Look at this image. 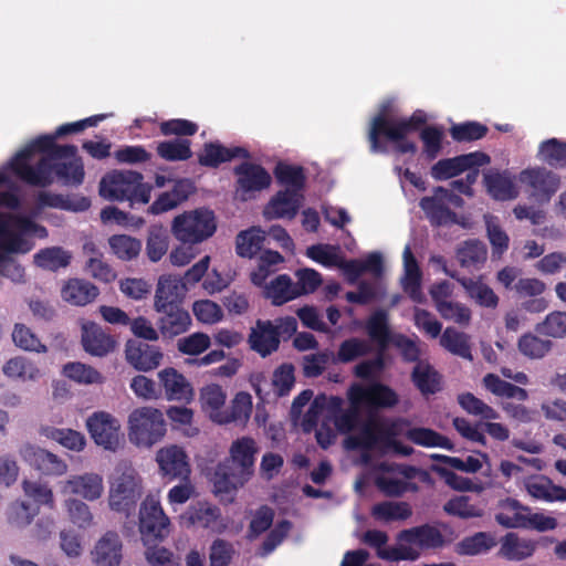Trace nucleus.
I'll use <instances>...</instances> for the list:
<instances>
[{
    "label": "nucleus",
    "mask_w": 566,
    "mask_h": 566,
    "mask_svg": "<svg viewBox=\"0 0 566 566\" xmlns=\"http://www.w3.org/2000/svg\"><path fill=\"white\" fill-rule=\"evenodd\" d=\"M483 385L490 392L497 397L515 398L520 401H524L528 398V394L524 388L505 381L492 373L483 377Z\"/></svg>",
    "instance_id": "51"
},
{
    "label": "nucleus",
    "mask_w": 566,
    "mask_h": 566,
    "mask_svg": "<svg viewBox=\"0 0 566 566\" xmlns=\"http://www.w3.org/2000/svg\"><path fill=\"white\" fill-rule=\"evenodd\" d=\"M528 494L544 502H566V489L556 485L545 475H537L525 483Z\"/></svg>",
    "instance_id": "31"
},
{
    "label": "nucleus",
    "mask_w": 566,
    "mask_h": 566,
    "mask_svg": "<svg viewBox=\"0 0 566 566\" xmlns=\"http://www.w3.org/2000/svg\"><path fill=\"white\" fill-rule=\"evenodd\" d=\"M419 207L432 227L457 223V213L447 206L440 193H436V188L432 196L420 199Z\"/></svg>",
    "instance_id": "24"
},
{
    "label": "nucleus",
    "mask_w": 566,
    "mask_h": 566,
    "mask_svg": "<svg viewBox=\"0 0 566 566\" xmlns=\"http://www.w3.org/2000/svg\"><path fill=\"white\" fill-rule=\"evenodd\" d=\"M21 459L44 475H63L67 471L66 462L55 453L38 446L25 443L19 449Z\"/></svg>",
    "instance_id": "14"
},
{
    "label": "nucleus",
    "mask_w": 566,
    "mask_h": 566,
    "mask_svg": "<svg viewBox=\"0 0 566 566\" xmlns=\"http://www.w3.org/2000/svg\"><path fill=\"white\" fill-rule=\"evenodd\" d=\"M458 403L468 413L479 416L482 419L495 420L499 418V412L494 408L486 405L471 392L460 394L458 396Z\"/></svg>",
    "instance_id": "64"
},
{
    "label": "nucleus",
    "mask_w": 566,
    "mask_h": 566,
    "mask_svg": "<svg viewBox=\"0 0 566 566\" xmlns=\"http://www.w3.org/2000/svg\"><path fill=\"white\" fill-rule=\"evenodd\" d=\"M144 176L134 170H113L99 181V195L109 201L148 203L151 186L143 182Z\"/></svg>",
    "instance_id": "3"
},
{
    "label": "nucleus",
    "mask_w": 566,
    "mask_h": 566,
    "mask_svg": "<svg viewBox=\"0 0 566 566\" xmlns=\"http://www.w3.org/2000/svg\"><path fill=\"white\" fill-rule=\"evenodd\" d=\"M36 209L56 208L67 211H84L90 208L91 201L86 197L71 199L69 196L39 191L35 198Z\"/></svg>",
    "instance_id": "34"
},
{
    "label": "nucleus",
    "mask_w": 566,
    "mask_h": 566,
    "mask_svg": "<svg viewBox=\"0 0 566 566\" xmlns=\"http://www.w3.org/2000/svg\"><path fill=\"white\" fill-rule=\"evenodd\" d=\"M113 253L123 261L137 258L142 250L140 240L126 234H114L108 239Z\"/></svg>",
    "instance_id": "54"
},
{
    "label": "nucleus",
    "mask_w": 566,
    "mask_h": 566,
    "mask_svg": "<svg viewBox=\"0 0 566 566\" xmlns=\"http://www.w3.org/2000/svg\"><path fill=\"white\" fill-rule=\"evenodd\" d=\"M185 290V284H182L180 279L171 275L161 276L156 290L155 308L160 310L180 306Z\"/></svg>",
    "instance_id": "28"
},
{
    "label": "nucleus",
    "mask_w": 566,
    "mask_h": 566,
    "mask_svg": "<svg viewBox=\"0 0 566 566\" xmlns=\"http://www.w3.org/2000/svg\"><path fill=\"white\" fill-rule=\"evenodd\" d=\"M39 433L48 439L56 441L64 448L80 452L86 444L85 437L73 429L55 428L52 426H41Z\"/></svg>",
    "instance_id": "40"
},
{
    "label": "nucleus",
    "mask_w": 566,
    "mask_h": 566,
    "mask_svg": "<svg viewBox=\"0 0 566 566\" xmlns=\"http://www.w3.org/2000/svg\"><path fill=\"white\" fill-rule=\"evenodd\" d=\"M539 160L553 168H566V142L558 138H549L538 146Z\"/></svg>",
    "instance_id": "49"
},
{
    "label": "nucleus",
    "mask_w": 566,
    "mask_h": 566,
    "mask_svg": "<svg viewBox=\"0 0 566 566\" xmlns=\"http://www.w3.org/2000/svg\"><path fill=\"white\" fill-rule=\"evenodd\" d=\"M443 511L451 516H457L463 520L481 517L483 510L475 504H472L470 497L467 495L454 496L443 505Z\"/></svg>",
    "instance_id": "59"
},
{
    "label": "nucleus",
    "mask_w": 566,
    "mask_h": 566,
    "mask_svg": "<svg viewBox=\"0 0 566 566\" xmlns=\"http://www.w3.org/2000/svg\"><path fill=\"white\" fill-rule=\"evenodd\" d=\"M273 174L277 184L285 187L284 190L303 193L306 185V175L302 166L280 161L275 166Z\"/></svg>",
    "instance_id": "37"
},
{
    "label": "nucleus",
    "mask_w": 566,
    "mask_h": 566,
    "mask_svg": "<svg viewBox=\"0 0 566 566\" xmlns=\"http://www.w3.org/2000/svg\"><path fill=\"white\" fill-rule=\"evenodd\" d=\"M265 237L260 228L240 231L235 237V252L239 256L253 259L262 250Z\"/></svg>",
    "instance_id": "44"
},
{
    "label": "nucleus",
    "mask_w": 566,
    "mask_h": 566,
    "mask_svg": "<svg viewBox=\"0 0 566 566\" xmlns=\"http://www.w3.org/2000/svg\"><path fill=\"white\" fill-rule=\"evenodd\" d=\"M235 195L241 201H247L270 187L272 178L269 171L259 164L243 161L235 166Z\"/></svg>",
    "instance_id": "10"
},
{
    "label": "nucleus",
    "mask_w": 566,
    "mask_h": 566,
    "mask_svg": "<svg viewBox=\"0 0 566 566\" xmlns=\"http://www.w3.org/2000/svg\"><path fill=\"white\" fill-rule=\"evenodd\" d=\"M411 381L422 396L436 395L442 390V375L429 363H418L411 371Z\"/></svg>",
    "instance_id": "29"
},
{
    "label": "nucleus",
    "mask_w": 566,
    "mask_h": 566,
    "mask_svg": "<svg viewBox=\"0 0 566 566\" xmlns=\"http://www.w3.org/2000/svg\"><path fill=\"white\" fill-rule=\"evenodd\" d=\"M440 344L451 354L470 361L473 360L469 336L465 333L447 327L441 335Z\"/></svg>",
    "instance_id": "46"
},
{
    "label": "nucleus",
    "mask_w": 566,
    "mask_h": 566,
    "mask_svg": "<svg viewBox=\"0 0 566 566\" xmlns=\"http://www.w3.org/2000/svg\"><path fill=\"white\" fill-rule=\"evenodd\" d=\"M304 200L303 193L290 190H279L266 203L263 216L266 220L283 219L292 220L298 213Z\"/></svg>",
    "instance_id": "16"
},
{
    "label": "nucleus",
    "mask_w": 566,
    "mask_h": 566,
    "mask_svg": "<svg viewBox=\"0 0 566 566\" xmlns=\"http://www.w3.org/2000/svg\"><path fill=\"white\" fill-rule=\"evenodd\" d=\"M484 179L489 193L496 200L506 201L518 196L514 179L506 172L490 174Z\"/></svg>",
    "instance_id": "43"
},
{
    "label": "nucleus",
    "mask_w": 566,
    "mask_h": 566,
    "mask_svg": "<svg viewBox=\"0 0 566 566\" xmlns=\"http://www.w3.org/2000/svg\"><path fill=\"white\" fill-rule=\"evenodd\" d=\"M87 430L97 446L115 451L120 443V423L108 412L97 411L88 417Z\"/></svg>",
    "instance_id": "11"
},
{
    "label": "nucleus",
    "mask_w": 566,
    "mask_h": 566,
    "mask_svg": "<svg viewBox=\"0 0 566 566\" xmlns=\"http://www.w3.org/2000/svg\"><path fill=\"white\" fill-rule=\"evenodd\" d=\"M249 157L250 153L244 147H226L219 142H209L203 144L202 151L198 155V163L202 167L218 168L221 164L234 158L248 159Z\"/></svg>",
    "instance_id": "17"
},
{
    "label": "nucleus",
    "mask_w": 566,
    "mask_h": 566,
    "mask_svg": "<svg viewBox=\"0 0 566 566\" xmlns=\"http://www.w3.org/2000/svg\"><path fill=\"white\" fill-rule=\"evenodd\" d=\"M138 520L144 545L160 543L170 533V520L164 512L157 494H148L143 500Z\"/></svg>",
    "instance_id": "7"
},
{
    "label": "nucleus",
    "mask_w": 566,
    "mask_h": 566,
    "mask_svg": "<svg viewBox=\"0 0 566 566\" xmlns=\"http://www.w3.org/2000/svg\"><path fill=\"white\" fill-rule=\"evenodd\" d=\"M398 539L408 544H415L422 549H437L446 545L442 533L430 524L402 530L398 534Z\"/></svg>",
    "instance_id": "23"
},
{
    "label": "nucleus",
    "mask_w": 566,
    "mask_h": 566,
    "mask_svg": "<svg viewBox=\"0 0 566 566\" xmlns=\"http://www.w3.org/2000/svg\"><path fill=\"white\" fill-rule=\"evenodd\" d=\"M156 311L163 314L158 322V328L166 338L186 333L191 325L190 314L181 305Z\"/></svg>",
    "instance_id": "26"
},
{
    "label": "nucleus",
    "mask_w": 566,
    "mask_h": 566,
    "mask_svg": "<svg viewBox=\"0 0 566 566\" xmlns=\"http://www.w3.org/2000/svg\"><path fill=\"white\" fill-rule=\"evenodd\" d=\"M366 331L370 339L377 343L378 349L386 350L394 336L387 311L376 310L366 322Z\"/></svg>",
    "instance_id": "36"
},
{
    "label": "nucleus",
    "mask_w": 566,
    "mask_h": 566,
    "mask_svg": "<svg viewBox=\"0 0 566 566\" xmlns=\"http://www.w3.org/2000/svg\"><path fill=\"white\" fill-rule=\"evenodd\" d=\"M263 295L274 306H281L300 296V291L287 274H280L263 287Z\"/></svg>",
    "instance_id": "33"
},
{
    "label": "nucleus",
    "mask_w": 566,
    "mask_h": 566,
    "mask_svg": "<svg viewBox=\"0 0 566 566\" xmlns=\"http://www.w3.org/2000/svg\"><path fill=\"white\" fill-rule=\"evenodd\" d=\"M427 122L428 116L422 109H416L409 117L391 118L387 115L386 108H382L369 123L367 140L370 153L386 154V142H391L395 144L396 153L415 154L417 146L413 142L407 140V136L418 132Z\"/></svg>",
    "instance_id": "1"
},
{
    "label": "nucleus",
    "mask_w": 566,
    "mask_h": 566,
    "mask_svg": "<svg viewBox=\"0 0 566 566\" xmlns=\"http://www.w3.org/2000/svg\"><path fill=\"white\" fill-rule=\"evenodd\" d=\"M518 180L530 198L541 205L549 202L560 185L559 177L545 167L526 168L520 172Z\"/></svg>",
    "instance_id": "9"
},
{
    "label": "nucleus",
    "mask_w": 566,
    "mask_h": 566,
    "mask_svg": "<svg viewBox=\"0 0 566 566\" xmlns=\"http://www.w3.org/2000/svg\"><path fill=\"white\" fill-rule=\"evenodd\" d=\"M412 515L407 502L384 501L371 507V516L380 522L406 521Z\"/></svg>",
    "instance_id": "47"
},
{
    "label": "nucleus",
    "mask_w": 566,
    "mask_h": 566,
    "mask_svg": "<svg viewBox=\"0 0 566 566\" xmlns=\"http://www.w3.org/2000/svg\"><path fill=\"white\" fill-rule=\"evenodd\" d=\"M486 247L479 240H468L457 250V259L463 268H480L486 261Z\"/></svg>",
    "instance_id": "52"
},
{
    "label": "nucleus",
    "mask_w": 566,
    "mask_h": 566,
    "mask_svg": "<svg viewBox=\"0 0 566 566\" xmlns=\"http://www.w3.org/2000/svg\"><path fill=\"white\" fill-rule=\"evenodd\" d=\"M500 544L497 556L511 562L527 559L534 555L537 548V542L521 537L513 532L505 534Z\"/></svg>",
    "instance_id": "21"
},
{
    "label": "nucleus",
    "mask_w": 566,
    "mask_h": 566,
    "mask_svg": "<svg viewBox=\"0 0 566 566\" xmlns=\"http://www.w3.org/2000/svg\"><path fill=\"white\" fill-rule=\"evenodd\" d=\"M496 545L495 537L488 532H478L461 539L457 545L460 555L475 556L485 554Z\"/></svg>",
    "instance_id": "48"
},
{
    "label": "nucleus",
    "mask_w": 566,
    "mask_h": 566,
    "mask_svg": "<svg viewBox=\"0 0 566 566\" xmlns=\"http://www.w3.org/2000/svg\"><path fill=\"white\" fill-rule=\"evenodd\" d=\"M380 421L368 420L365 422L357 434L348 436L344 443L348 450H373L378 443H381L379 438Z\"/></svg>",
    "instance_id": "38"
},
{
    "label": "nucleus",
    "mask_w": 566,
    "mask_h": 566,
    "mask_svg": "<svg viewBox=\"0 0 566 566\" xmlns=\"http://www.w3.org/2000/svg\"><path fill=\"white\" fill-rule=\"evenodd\" d=\"M55 176L65 186L77 187L82 185L85 176L82 159L74 158L71 161H59Z\"/></svg>",
    "instance_id": "63"
},
{
    "label": "nucleus",
    "mask_w": 566,
    "mask_h": 566,
    "mask_svg": "<svg viewBox=\"0 0 566 566\" xmlns=\"http://www.w3.org/2000/svg\"><path fill=\"white\" fill-rule=\"evenodd\" d=\"M163 356V352L158 346L138 339H129L125 345L127 363L139 371L156 369L160 365Z\"/></svg>",
    "instance_id": "15"
},
{
    "label": "nucleus",
    "mask_w": 566,
    "mask_h": 566,
    "mask_svg": "<svg viewBox=\"0 0 566 566\" xmlns=\"http://www.w3.org/2000/svg\"><path fill=\"white\" fill-rule=\"evenodd\" d=\"M72 260V253L62 247H50L38 251L33 255L34 264L43 270L56 272L67 268Z\"/></svg>",
    "instance_id": "39"
},
{
    "label": "nucleus",
    "mask_w": 566,
    "mask_h": 566,
    "mask_svg": "<svg viewBox=\"0 0 566 566\" xmlns=\"http://www.w3.org/2000/svg\"><path fill=\"white\" fill-rule=\"evenodd\" d=\"M202 408L209 412L211 420L214 422V415L223 413V406L226 403V392L222 387L217 384H211L201 389L200 394Z\"/></svg>",
    "instance_id": "58"
},
{
    "label": "nucleus",
    "mask_w": 566,
    "mask_h": 566,
    "mask_svg": "<svg viewBox=\"0 0 566 566\" xmlns=\"http://www.w3.org/2000/svg\"><path fill=\"white\" fill-rule=\"evenodd\" d=\"M449 132L454 142L470 143L485 137L489 128L482 123L468 120L452 125Z\"/></svg>",
    "instance_id": "57"
},
{
    "label": "nucleus",
    "mask_w": 566,
    "mask_h": 566,
    "mask_svg": "<svg viewBox=\"0 0 566 566\" xmlns=\"http://www.w3.org/2000/svg\"><path fill=\"white\" fill-rule=\"evenodd\" d=\"M81 343L86 353L96 357H105L116 347L114 337L93 322L82 326Z\"/></svg>",
    "instance_id": "18"
},
{
    "label": "nucleus",
    "mask_w": 566,
    "mask_h": 566,
    "mask_svg": "<svg viewBox=\"0 0 566 566\" xmlns=\"http://www.w3.org/2000/svg\"><path fill=\"white\" fill-rule=\"evenodd\" d=\"M104 491L103 478L97 473H85L71 476L64 485V492L80 495L87 501L102 496Z\"/></svg>",
    "instance_id": "27"
},
{
    "label": "nucleus",
    "mask_w": 566,
    "mask_h": 566,
    "mask_svg": "<svg viewBox=\"0 0 566 566\" xmlns=\"http://www.w3.org/2000/svg\"><path fill=\"white\" fill-rule=\"evenodd\" d=\"M160 475L168 482L174 480L189 481L191 468L184 448L170 444L156 453Z\"/></svg>",
    "instance_id": "12"
},
{
    "label": "nucleus",
    "mask_w": 566,
    "mask_h": 566,
    "mask_svg": "<svg viewBox=\"0 0 566 566\" xmlns=\"http://www.w3.org/2000/svg\"><path fill=\"white\" fill-rule=\"evenodd\" d=\"M217 230L216 217L208 208L185 211L174 218L171 232L182 243L196 244L212 237Z\"/></svg>",
    "instance_id": "5"
},
{
    "label": "nucleus",
    "mask_w": 566,
    "mask_h": 566,
    "mask_svg": "<svg viewBox=\"0 0 566 566\" xmlns=\"http://www.w3.org/2000/svg\"><path fill=\"white\" fill-rule=\"evenodd\" d=\"M128 439L138 448H150L167 432L164 413L154 407L134 409L127 420Z\"/></svg>",
    "instance_id": "4"
},
{
    "label": "nucleus",
    "mask_w": 566,
    "mask_h": 566,
    "mask_svg": "<svg viewBox=\"0 0 566 566\" xmlns=\"http://www.w3.org/2000/svg\"><path fill=\"white\" fill-rule=\"evenodd\" d=\"M255 441L250 437H242L232 442L230 457L220 462L213 474V485L217 493H230L242 486L254 472Z\"/></svg>",
    "instance_id": "2"
},
{
    "label": "nucleus",
    "mask_w": 566,
    "mask_h": 566,
    "mask_svg": "<svg viewBox=\"0 0 566 566\" xmlns=\"http://www.w3.org/2000/svg\"><path fill=\"white\" fill-rule=\"evenodd\" d=\"M143 492V480L138 472L133 468H125L111 483L108 496L111 510L129 516L135 512Z\"/></svg>",
    "instance_id": "6"
},
{
    "label": "nucleus",
    "mask_w": 566,
    "mask_h": 566,
    "mask_svg": "<svg viewBox=\"0 0 566 566\" xmlns=\"http://www.w3.org/2000/svg\"><path fill=\"white\" fill-rule=\"evenodd\" d=\"M437 261L443 264V272L448 276L457 280L464 287L469 296L473 298L479 305L491 308L497 306L499 297L489 285L470 277L458 276L455 271H450L448 269L442 256H439Z\"/></svg>",
    "instance_id": "19"
},
{
    "label": "nucleus",
    "mask_w": 566,
    "mask_h": 566,
    "mask_svg": "<svg viewBox=\"0 0 566 566\" xmlns=\"http://www.w3.org/2000/svg\"><path fill=\"white\" fill-rule=\"evenodd\" d=\"M252 411V397L245 391H239L231 401L229 409L223 413L214 415V422L227 424L231 422L244 423L250 418Z\"/></svg>",
    "instance_id": "35"
},
{
    "label": "nucleus",
    "mask_w": 566,
    "mask_h": 566,
    "mask_svg": "<svg viewBox=\"0 0 566 566\" xmlns=\"http://www.w3.org/2000/svg\"><path fill=\"white\" fill-rule=\"evenodd\" d=\"M99 295L98 287L84 279H69L61 289V297L73 306H85Z\"/></svg>",
    "instance_id": "22"
},
{
    "label": "nucleus",
    "mask_w": 566,
    "mask_h": 566,
    "mask_svg": "<svg viewBox=\"0 0 566 566\" xmlns=\"http://www.w3.org/2000/svg\"><path fill=\"white\" fill-rule=\"evenodd\" d=\"M371 352L369 343L358 337H350L340 343L336 361L347 364L364 357Z\"/></svg>",
    "instance_id": "56"
},
{
    "label": "nucleus",
    "mask_w": 566,
    "mask_h": 566,
    "mask_svg": "<svg viewBox=\"0 0 566 566\" xmlns=\"http://www.w3.org/2000/svg\"><path fill=\"white\" fill-rule=\"evenodd\" d=\"M284 262V256L274 250H264L258 259V266L250 273V281L258 287L266 284L268 277L277 271V265Z\"/></svg>",
    "instance_id": "41"
},
{
    "label": "nucleus",
    "mask_w": 566,
    "mask_h": 566,
    "mask_svg": "<svg viewBox=\"0 0 566 566\" xmlns=\"http://www.w3.org/2000/svg\"><path fill=\"white\" fill-rule=\"evenodd\" d=\"M122 548L123 545L118 534L107 532L95 545L94 562L97 566H119Z\"/></svg>",
    "instance_id": "30"
},
{
    "label": "nucleus",
    "mask_w": 566,
    "mask_h": 566,
    "mask_svg": "<svg viewBox=\"0 0 566 566\" xmlns=\"http://www.w3.org/2000/svg\"><path fill=\"white\" fill-rule=\"evenodd\" d=\"M157 155L166 161H186L193 155L191 142L187 138H174L157 144Z\"/></svg>",
    "instance_id": "45"
},
{
    "label": "nucleus",
    "mask_w": 566,
    "mask_h": 566,
    "mask_svg": "<svg viewBox=\"0 0 566 566\" xmlns=\"http://www.w3.org/2000/svg\"><path fill=\"white\" fill-rule=\"evenodd\" d=\"M368 399V406L375 408H392L398 401L397 392L387 385L375 382L364 391Z\"/></svg>",
    "instance_id": "55"
},
{
    "label": "nucleus",
    "mask_w": 566,
    "mask_h": 566,
    "mask_svg": "<svg viewBox=\"0 0 566 566\" xmlns=\"http://www.w3.org/2000/svg\"><path fill=\"white\" fill-rule=\"evenodd\" d=\"M530 507L523 506L515 499H505L500 502V511L495 514V521L506 528H525Z\"/></svg>",
    "instance_id": "32"
},
{
    "label": "nucleus",
    "mask_w": 566,
    "mask_h": 566,
    "mask_svg": "<svg viewBox=\"0 0 566 566\" xmlns=\"http://www.w3.org/2000/svg\"><path fill=\"white\" fill-rule=\"evenodd\" d=\"M490 163V157L482 151H473L452 158L438 160L430 169L434 180H447L459 176L468 169L481 167Z\"/></svg>",
    "instance_id": "13"
},
{
    "label": "nucleus",
    "mask_w": 566,
    "mask_h": 566,
    "mask_svg": "<svg viewBox=\"0 0 566 566\" xmlns=\"http://www.w3.org/2000/svg\"><path fill=\"white\" fill-rule=\"evenodd\" d=\"M169 237L167 231L160 226H153L149 229L146 252L153 262H158L168 250Z\"/></svg>",
    "instance_id": "61"
},
{
    "label": "nucleus",
    "mask_w": 566,
    "mask_h": 566,
    "mask_svg": "<svg viewBox=\"0 0 566 566\" xmlns=\"http://www.w3.org/2000/svg\"><path fill=\"white\" fill-rule=\"evenodd\" d=\"M188 515L191 524L209 528L216 524L221 513L219 507L208 502H198L189 509Z\"/></svg>",
    "instance_id": "62"
},
{
    "label": "nucleus",
    "mask_w": 566,
    "mask_h": 566,
    "mask_svg": "<svg viewBox=\"0 0 566 566\" xmlns=\"http://www.w3.org/2000/svg\"><path fill=\"white\" fill-rule=\"evenodd\" d=\"M250 348L262 357H266L276 352L280 346L277 333L274 329L272 321L256 319L255 326L251 328L249 335Z\"/></svg>",
    "instance_id": "20"
},
{
    "label": "nucleus",
    "mask_w": 566,
    "mask_h": 566,
    "mask_svg": "<svg viewBox=\"0 0 566 566\" xmlns=\"http://www.w3.org/2000/svg\"><path fill=\"white\" fill-rule=\"evenodd\" d=\"M483 385L490 392L497 397L515 398L520 401H524L528 398V394L524 388L505 381L492 373L483 377Z\"/></svg>",
    "instance_id": "50"
},
{
    "label": "nucleus",
    "mask_w": 566,
    "mask_h": 566,
    "mask_svg": "<svg viewBox=\"0 0 566 566\" xmlns=\"http://www.w3.org/2000/svg\"><path fill=\"white\" fill-rule=\"evenodd\" d=\"M11 222L21 232L46 234V229L21 216L0 214V253H27L32 244L21 233L11 230Z\"/></svg>",
    "instance_id": "8"
},
{
    "label": "nucleus",
    "mask_w": 566,
    "mask_h": 566,
    "mask_svg": "<svg viewBox=\"0 0 566 566\" xmlns=\"http://www.w3.org/2000/svg\"><path fill=\"white\" fill-rule=\"evenodd\" d=\"M405 437L417 446L424 448H442L452 451L454 446L451 440L433 429L415 427L407 429Z\"/></svg>",
    "instance_id": "42"
},
{
    "label": "nucleus",
    "mask_w": 566,
    "mask_h": 566,
    "mask_svg": "<svg viewBox=\"0 0 566 566\" xmlns=\"http://www.w3.org/2000/svg\"><path fill=\"white\" fill-rule=\"evenodd\" d=\"M158 378L168 400L190 401L192 399L193 390L190 382L175 368L163 369Z\"/></svg>",
    "instance_id": "25"
},
{
    "label": "nucleus",
    "mask_w": 566,
    "mask_h": 566,
    "mask_svg": "<svg viewBox=\"0 0 566 566\" xmlns=\"http://www.w3.org/2000/svg\"><path fill=\"white\" fill-rule=\"evenodd\" d=\"M422 142V155L428 161L434 160L443 148L444 132L441 126H424L419 134Z\"/></svg>",
    "instance_id": "53"
},
{
    "label": "nucleus",
    "mask_w": 566,
    "mask_h": 566,
    "mask_svg": "<svg viewBox=\"0 0 566 566\" xmlns=\"http://www.w3.org/2000/svg\"><path fill=\"white\" fill-rule=\"evenodd\" d=\"M552 346L551 340L542 339L532 333L522 335L517 343L521 354L531 359L543 358L552 349Z\"/></svg>",
    "instance_id": "60"
}]
</instances>
